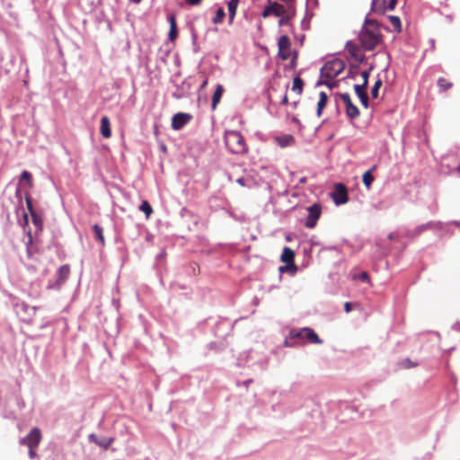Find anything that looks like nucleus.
I'll return each instance as SVG.
<instances>
[{
	"label": "nucleus",
	"mask_w": 460,
	"mask_h": 460,
	"mask_svg": "<svg viewBox=\"0 0 460 460\" xmlns=\"http://www.w3.org/2000/svg\"><path fill=\"white\" fill-rule=\"evenodd\" d=\"M345 68V63L340 58H333L325 62L320 70V80L316 85L324 84L330 89L334 88L337 83L333 79L338 76Z\"/></svg>",
	"instance_id": "1"
},
{
	"label": "nucleus",
	"mask_w": 460,
	"mask_h": 460,
	"mask_svg": "<svg viewBox=\"0 0 460 460\" xmlns=\"http://www.w3.org/2000/svg\"><path fill=\"white\" fill-rule=\"evenodd\" d=\"M362 47L366 50H373L382 40V35L378 25L373 20L366 19L365 24L359 34Z\"/></svg>",
	"instance_id": "2"
},
{
	"label": "nucleus",
	"mask_w": 460,
	"mask_h": 460,
	"mask_svg": "<svg viewBox=\"0 0 460 460\" xmlns=\"http://www.w3.org/2000/svg\"><path fill=\"white\" fill-rule=\"evenodd\" d=\"M304 341L306 340L312 344H322L323 341L319 338L317 333L309 327H304L300 329H292L288 337L286 338L284 344L286 347H293L296 345L294 340Z\"/></svg>",
	"instance_id": "3"
},
{
	"label": "nucleus",
	"mask_w": 460,
	"mask_h": 460,
	"mask_svg": "<svg viewBox=\"0 0 460 460\" xmlns=\"http://www.w3.org/2000/svg\"><path fill=\"white\" fill-rule=\"evenodd\" d=\"M225 144L229 152L235 155H244L248 151L243 135L236 130H227L225 133Z\"/></svg>",
	"instance_id": "4"
},
{
	"label": "nucleus",
	"mask_w": 460,
	"mask_h": 460,
	"mask_svg": "<svg viewBox=\"0 0 460 460\" xmlns=\"http://www.w3.org/2000/svg\"><path fill=\"white\" fill-rule=\"evenodd\" d=\"M307 217L305 218V226L307 228H314L322 214V207L319 203H314L307 208Z\"/></svg>",
	"instance_id": "5"
},
{
	"label": "nucleus",
	"mask_w": 460,
	"mask_h": 460,
	"mask_svg": "<svg viewBox=\"0 0 460 460\" xmlns=\"http://www.w3.org/2000/svg\"><path fill=\"white\" fill-rule=\"evenodd\" d=\"M331 197L336 206L346 204L349 200L346 186L342 183H336Z\"/></svg>",
	"instance_id": "6"
},
{
	"label": "nucleus",
	"mask_w": 460,
	"mask_h": 460,
	"mask_svg": "<svg viewBox=\"0 0 460 460\" xmlns=\"http://www.w3.org/2000/svg\"><path fill=\"white\" fill-rule=\"evenodd\" d=\"M41 438L42 436L40 429L38 428H33L26 437L20 440V443L28 447H38Z\"/></svg>",
	"instance_id": "7"
},
{
	"label": "nucleus",
	"mask_w": 460,
	"mask_h": 460,
	"mask_svg": "<svg viewBox=\"0 0 460 460\" xmlns=\"http://www.w3.org/2000/svg\"><path fill=\"white\" fill-rule=\"evenodd\" d=\"M279 57L282 60H288L291 55V43L287 35H282L278 40Z\"/></svg>",
	"instance_id": "8"
},
{
	"label": "nucleus",
	"mask_w": 460,
	"mask_h": 460,
	"mask_svg": "<svg viewBox=\"0 0 460 460\" xmlns=\"http://www.w3.org/2000/svg\"><path fill=\"white\" fill-rule=\"evenodd\" d=\"M443 226V223L440 221H429L425 224L420 225L409 232V237H416L421 234L423 232L431 230V229H441Z\"/></svg>",
	"instance_id": "9"
},
{
	"label": "nucleus",
	"mask_w": 460,
	"mask_h": 460,
	"mask_svg": "<svg viewBox=\"0 0 460 460\" xmlns=\"http://www.w3.org/2000/svg\"><path fill=\"white\" fill-rule=\"evenodd\" d=\"M192 119L189 113L179 112L173 115L172 119V128L173 130H180L187 125Z\"/></svg>",
	"instance_id": "10"
},
{
	"label": "nucleus",
	"mask_w": 460,
	"mask_h": 460,
	"mask_svg": "<svg viewBox=\"0 0 460 460\" xmlns=\"http://www.w3.org/2000/svg\"><path fill=\"white\" fill-rule=\"evenodd\" d=\"M390 0H372L371 11L375 13L384 14L390 10Z\"/></svg>",
	"instance_id": "11"
},
{
	"label": "nucleus",
	"mask_w": 460,
	"mask_h": 460,
	"mask_svg": "<svg viewBox=\"0 0 460 460\" xmlns=\"http://www.w3.org/2000/svg\"><path fill=\"white\" fill-rule=\"evenodd\" d=\"M88 438L91 442H93L94 444L98 445L103 449H108L111 447V445L114 442V438L102 437L101 438H98L97 436L94 434H90Z\"/></svg>",
	"instance_id": "12"
},
{
	"label": "nucleus",
	"mask_w": 460,
	"mask_h": 460,
	"mask_svg": "<svg viewBox=\"0 0 460 460\" xmlns=\"http://www.w3.org/2000/svg\"><path fill=\"white\" fill-rule=\"evenodd\" d=\"M295 253L292 249L289 247H285L281 253V261L286 263V267H292L296 270V266L294 263Z\"/></svg>",
	"instance_id": "13"
},
{
	"label": "nucleus",
	"mask_w": 460,
	"mask_h": 460,
	"mask_svg": "<svg viewBox=\"0 0 460 460\" xmlns=\"http://www.w3.org/2000/svg\"><path fill=\"white\" fill-rule=\"evenodd\" d=\"M346 49L355 60L361 61L363 59V54L355 43L348 41L346 43Z\"/></svg>",
	"instance_id": "14"
},
{
	"label": "nucleus",
	"mask_w": 460,
	"mask_h": 460,
	"mask_svg": "<svg viewBox=\"0 0 460 460\" xmlns=\"http://www.w3.org/2000/svg\"><path fill=\"white\" fill-rule=\"evenodd\" d=\"M366 88L367 87H365L364 85H359V84L354 85V90H355L356 94L359 98L362 105L367 108L368 106V97L365 91Z\"/></svg>",
	"instance_id": "15"
},
{
	"label": "nucleus",
	"mask_w": 460,
	"mask_h": 460,
	"mask_svg": "<svg viewBox=\"0 0 460 460\" xmlns=\"http://www.w3.org/2000/svg\"><path fill=\"white\" fill-rule=\"evenodd\" d=\"M100 131L103 137H105V138L111 137V123H110V119L107 116L102 117L101 119Z\"/></svg>",
	"instance_id": "16"
},
{
	"label": "nucleus",
	"mask_w": 460,
	"mask_h": 460,
	"mask_svg": "<svg viewBox=\"0 0 460 460\" xmlns=\"http://www.w3.org/2000/svg\"><path fill=\"white\" fill-rule=\"evenodd\" d=\"M274 140L280 147L289 146L295 143L294 137L289 134L276 137Z\"/></svg>",
	"instance_id": "17"
},
{
	"label": "nucleus",
	"mask_w": 460,
	"mask_h": 460,
	"mask_svg": "<svg viewBox=\"0 0 460 460\" xmlns=\"http://www.w3.org/2000/svg\"><path fill=\"white\" fill-rule=\"evenodd\" d=\"M224 86L222 84H217V87H216V90L213 93V96H212V103H211V108L212 110H216L217 109V104L219 103L221 98H222V95L224 93Z\"/></svg>",
	"instance_id": "18"
},
{
	"label": "nucleus",
	"mask_w": 460,
	"mask_h": 460,
	"mask_svg": "<svg viewBox=\"0 0 460 460\" xmlns=\"http://www.w3.org/2000/svg\"><path fill=\"white\" fill-rule=\"evenodd\" d=\"M270 6L271 8L272 15L276 17L282 16L288 11V9L285 5L278 2L270 3Z\"/></svg>",
	"instance_id": "19"
},
{
	"label": "nucleus",
	"mask_w": 460,
	"mask_h": 460,
	"mask_svg": "<svg viewBox=\"0 0 460 460\" xmlns=\"http://www.w3.org/2000/svg\"><path fill=\"white\" fill-rule=\"evenodd\" d=\"M70 268L68 265H62L57 271L58 284L64 283L69 277Z\"/></svg>",
	"instance_id": "20"
},
{
	"label": "nucleus",
	"mask_w": 460,
	"mask_h": 460,
	"mask_svg": "<svg viewBox=\"0 0 460 460\" xmlns=\"http://www.w3.org/2000/svg\"><path fill=\"white\" fill-rule=\"evenodd\" d=\"M168 21L170 23V31L168 33V38L170 40L173 41L177 37V26H176V20L173 15H170L168 17Z\"/></svg>",
	"instance_id": "21"
},
{
	"label": "nucleus",
	"mask_w": 460,
	"mask_h": 460,
	"mask_svg": "<svg viewBox=\"0 0 460 460\" xmlns=\"http://www.w3.org/2000/svg\"><path fill=\"white\" fill-rule=\"evenodd\" d=\"M327 100H328L327 94L324 92H321L319 93V101L317 103V111H316V114L318 117L322 116L323 110L326 106Z\"/></svg>",
	"instance_id": "22"
},
{
	"label": "nucleus",
	"mask_w": 460,
	"mask_h": 460,
	"mask_svg": "<svg viewBox=\"0 0 460 460\" xmlns=\"http://www.w3.org/2000/svg\"><path fill=\"white\" fill-rule=\"evenodd\" d=\"M239 0H230L227 3L228 7V15H229V23H232L234 16L236 14V10L238 6Z\"/></svg>",
	"instance_id": "23"
},
{
	"label": "nucleus",
	"mask_w": 460,
	"mask_h": 460,
	"mask_svg": "<svg viewBox=\"0 0 460 460\" xmlns=\"http://www.w3.org/2000/svg\"><path fill=\"white\" fill-rule=\"evenodd\" d=\"M376 169V166H373L370 170L367 171L362 177L363 183L367 190L371 189V185L374 181V177L372 175V172Z\"/></svg>",
	"instance_id": "24"
},
{
	"label": "nucleus",
	"mask_w": 460,
	"mask_h": 460,
	"mask_svg": "<svg viewBox=\"0 0 460 460\" xmlns=\"http://www.w3.org/2000/svg\"><path fill=\"white\" fill-rule=\"evenodd\" d=\"M95 238L101 243L102 246L105 244V239L103 236V229L99 225L95 224L93 226Z\"/></svg>",
	"instance_id": "25"
},
{
	"label": "nucleus",
	"mask_w": 460,
	"mask_h": 460,
	"mask_svg": "<svg viewBox=\"0 0 460 460\" xmlns=\"http://www.w3.org/2000/svg\"><path fill=\"white\" fill-rule=\"evenodd\" d=\"M346 114L349 119H354L359 116V111L358 107L352 103L346 107Z\"/></svg>",
	"instance_id": "26"
},
{
	"label": "nucleus",
	"mask_w": 460,
	"mask_h": 460,
	"mask_svg": "<svg viewBox=\"0 0 460 460\" xmlns=\"http://www.w3.org/2000/svg\"><path fill=\"white\" fill-rule=\"evenodd\" d=\"M139 210L144 212L146 218H149L153 213V208L147 200H143L139 206Z\"/></svg>",
	"instance_id": "27"
},
{
	"label": "nucleus",
	"mask_w": 460,
	"mask_h": 460,
	"mask_svg": "<svg viewBox=\"0 0 460 460\" xmlns=\"http://www.w3.org/2000/svg\"><path fill=\"white\" fill-rule=\"evenodd\" d=\"M304 82L303 80L296 76L293 80L292 91L296 92L297 93H301L303 91Z\"/></svg>",
	"instance_id": "28"
},
{
	"label": "nucleus",
	"mask_w": 460,
	"mask_h": 460,
	"mask_svg": "<svg viewBox=\"0 0 460 460\" xmlns=\"http://www.w3.org/2000/svg\"><path fill=\"white\" fill-rule=\"evenodd\" d=\"M226 16L225 11L223 8H218L216 12V15L212 19V22L214 24H219L223 22L224 18Z\"/></svg>",
	"instance_id": "29"
},
{
	"label": "nucleus",
	"mask_w": 460,
	"mask_h": 460,
	"mask_svg": "<svg viewBox=\"0 0 460 460\" xmlns=\"http://www.w3.org/2000/svg\"><path fill=\"white\" fill-rule=\"evenodd\" d=\"M27 206H28V208L30 209V211L31 213V217H32V220H33L34 225L37 227H40V226H41V219L32 211L31 202L29 199H27Z\"/></svg>",
	"instance_id": "30"
},
{
	"label": "nucleus",
	"mask_w": 460,
	"mask_h": 460,
	"mask_svg": "<svg viewBox=\"0 0 460 460\" xmlns=\"http://www.w3.org/2000/svg\"><path fill=\"white\" fill-rule=\"evenodd\" d=\"M438 87L443 90V91H447L448 89H450L452 87V84L449 83L446 78L444 77H440L438 78Z\"/></svg>",
	"instance_id": "31"
},
{
	"label": "nucleus",
	"mask_w": 460,
	"mask_h": 460,
	"mask_svg": "<svg viewBox=\"0 0 460 460\" xmlns=\"http://www.w3.org/2000/svg\"><path fill=\"white\" fill-rule=\"evenodd\" d=\"M381 85H382V80L380 78H378L371 89V95L374 99H376L378 97V92H379Z\"/></svg>",
	"instance_id": "32"
},
{
	"label": "nucleus",
	"mask_w": 460,
	"mask_h": 460,
	"mask_svg": "<svg viewBox=\"0 0 460 460\" xmlns=\"http://www.w3.org/2000/svg\"><path fill=\"white\" fill-rule=\"evenodd\" d=\"M341 99L343 102L345 107L349 106V104H352L350 96L348 93H341Z\"/></svg>",
	"instance_id": "33"
},
{
	"label": "nucleus",
	"mask_w": 460,
	"mask_h": 460,
	"mask_svg": "<svg viewBox=\"0 0 460 460\" xmlns=\"http://www.w3.org/2000/svg\"><path fill=\"white\" fill-rule=\"evenodd\" d=\"M279 25L284 26L287 25L289 22L290 17L288 15V12L286 13L284 15L279 16Z\"/></svg>",
	"instance_id": "34"
},
{
	"label": "nucleus",
	"mask_w": 460,
	"mask_h": 460,
	"mask_svg": "<svg viewBox=\"0 0 460 460\" xmlns=\"http://www.w3.org/2000/svg\"><path fill=\"white\" fill-rule=\"evenodd\" d=\"M390 21L395 29H397V30L401 29V21H400L399 17L390 16Z\"/></svg>",
	"instance_id": "35"
},
{
	"label": "nucleus",
	"mask_w": 460,
	"mask_h": 460,
	"mask_svg": "<svg viewBox=\"0 0 460 460\" xmlns=\"http://www.w3.org/2000/svg\"><path fill=\"white\" fill-rule=\"evenodd\" d=\"M354 279H358L362 281H365V282H369V277H368V274L366 272V271H362L360 272L358 276H354L353 277Z\"/></svg>",
	"instance_id": "36"
},
{
	"label": "nucleus",
	"mask_w": 460,
	"mask_h": 460,
	"mask_svg": "<svg viewBox=\"0 0 460 460\" xmlns=\"http://www.w3.org/2000/svg\"><path fill=\"white\" fill-rule=\"evenodd\" d=\"M361 76L363 78V84L361 85H364L365 87L367 86L368 77H369V71L365 70L361 72Z\"/></svg>",
	"instance_id": "37"
},
{
	"label": "nucleus",
	"mask_w": 460,
	"mask_h": 460,
	"mask_svg": "<svg viewBox=\"0 0 460 460\" xmlns=\"http://www.w3.org/2000/svg\"><path fill=\"white\" fill-rule=\"evenodd\" d=\"M21 179L28 181L31 184V174L29 172H27V171H23L22 172V174H21Z\"/></svg>",
	"instance_id": "38"
},
{
	"label": "nucleus",
	"mask_w": 460,
	"mask_h": 460,
	"mask_svg": "<svg viewBox=\"0 0 460 460\" xmlns=\"http://www.w3.org/2000/svg\"><path fill=\"white\" fill-rule=\"evenodd\" d=\"M261 15H262L263 18H267V17L272 15V12H271V8L270 6V4L264 8Z\"/></svg>",
	"instance_id": "39"
},
{
	"label": "nucleus",
	"mask_w": 460,
	"mask_h": 460,
	"mask_svg": "<svg viewBox=\"0 0 460 460\" xmlns=\"http://www.w3.org/2000/svg\"><path fill=\"white\" fill-rule=\"evenodd\" d=\"M29 448V456L31 459H34L37 456L36 448L37 447H28Z\"/></svg>",
	"instance_id": "40"
},
{
	"label": "nucleus",
	"mask_w": 460,
	"mask_h": 460,
	"mask_svg": "<svg viewBox=\"0 0 460 460\" xmlns=\"http://www.w3.org/2000/svg\"><path fill=\"white\" fill-rule=\"evenodd\" d=\"M344 309L346 313H349L352 310L351 303L346 302L344 305Z\"/></svg>",
	"instance_id": "41"
},
{
	"label": "nucleus",
	"mask_w": 460,
	"mask_h": 460,
	"mask_svg": "<svg viewBox=\"0 0 460 460\" xmlns=\"http://www.w3.org/2000/svg\"><path fill=\"white\" fill-rule=\"evenodd\" d=\"M186 2L190 5H198L200 4L201 0H186Z\"/></svg>",
	"instance_id": "42"
},
{
	"label": "nucleus",
	"mask_w": 460,
	"mask_h": 460,
	"mask_svg": "<svg viewBox=\"0 0 460 460\" xmlns=\"http://www.w3.org/2000/svg\"><path fill=\"white\" fill-rule=\"evenodd\" d=\"M396 3H397V0H390V10H394L395 8V5H396Z\"/></svg>",
	"instance_id": "43"
},
{
	"label": "nucleus",
	"mask_w": 460,
	"mask_h": 460,
	"mask_svg": "<svg viewBox=\"0 0 460 460\" xmlns=\"http://www.w3.org/2000/svg\"><path fill=\"white\" fill-rule=\"evenodd\" d=\"M236 182L238 184H240L241 186H244L245 185V180L243 178H239L236 180Z\"/></svg>",
	"instance_id": "44"
},
{
	"label": "nucleus",
	"mask_w": 460,
	"mask_h": 460,
	"mask_svg": "<svg viewBox=\"0 0 460 460\" xmlns=\"http://www.w3.org/2000/svg\"><path fill=\"white\" fill-rule=\"evenodd\" d=\"M296 58H297L296 53H295L293 58H292V61H291L293 66H296Z\"/></svg>",
	"instance_id": "45"
},
{
	"label": "nucleus",
	"mask_w": 460,
	"mask_h": 460,
	"mask_svg": "<svg viewBox=\"0 0 460 460\" xmlns=\"http://www.w3.org/2000/svg\"><path fill=\"white\" fill-rule=\"evenodd\" d=\"M207 84H208V80H205V81L201 84L200 88H201V89L205 88V87L207 86Z\"/></svg>",
	"instance_id": "46"
},
{
	"label": "nucleus",
	"mask_w": 460,
	"mask_h": 460,
	"mask_svg": "<svg viewBox=\"0 0 460 460\" xmlns=\"http://www.w3.org/2000/svg\"><path fill=\"white\" fill-rule=\"evenodd\" d=\"M131 3L138 4L142 0H128Z\"/></svg>",
	"instance_id": "47"
},
{
	"label": "nucleus",
	"mask_w": 460,
	"mask_h": 460,
	"mask_svg": "<svg viewBox=\"0 0 460 460\" xmlns=\"http://www.w3.org/2000/svg\"><path fill=\"white\" fill-rule=\"evenodd\" d=\"M282 102H283V103H287V102H288V97H287V96H285V97L283 98Z\"/></svg>",
	"instance_id": "48"
},
{
	"label": "nucleus",
	"mask_w": 460,
	"mask_h": 460,
	"mask_svg": "<svg viewBox=\"0 0 460 460\" xmlns=\"http://www.w3.org/2000/svg\"><path fill=\"white\" fill-rule=\"evenodd\" d=\"M409 365H410V359H407V365H406V367H409Z\"/></svg>",
	"instance_id": "49"
},
{
	"label": "nucleus",
	"mask_w": 460,
	"mask_h": 460,
	"mask_svg": "<svg viewBox=\"0 0 460 460\" xmlns=\"http://www.w3.org/2000/svg\"><path fill=\"white\" fill-rule=\"evenodd\" d=\"M409 365H410V359H407V365H406V367H409Z\"/></svg>",
	"instance_id": "50"
},
{
	"label": "nucleus",
	"mask_w": 460,
	"mask_h": 460,
	"mask_svg": "<svg viewBox=\"0 0 460 460\" xmlns=\"http://www.w3.org/2000/svg\"><path fill=\"white\" fill-rule=\"evenodd\" d=\"M409 365H410V359H407V365H406V367H409Z\"/></svg>",
	"instance_id": "51"
},
{
	"label": "nucleus",
	"mask_w": 460,
	"mask_h": 460,
	"mask_svg": "<svg viewBox=\"0 0 460 460\" xmlns=\"http://www.w3.org/2000/svg\"><path fill=\"white\" fill-rule=\"evenodd\" d=\"M284 269H285L284 267H280V268H279V270H280V271H283V270H284Z\"/></svg>",
	"instance_id": "52"
},
{
	"label": "nucleus",
	"mask_w": 460,
	"mask_h": 460,
	"mask_svg": "<svg viewBox=\"0 0 460 460\" xmlns=\"http://www.w3.org/2000/svg\"><path fill=\"white\" fill-rule=\"evenodd\" d=\"M459 170H460V166H459Z\"/></svg>",
	"instance_id": "53"
}]
</instances>
